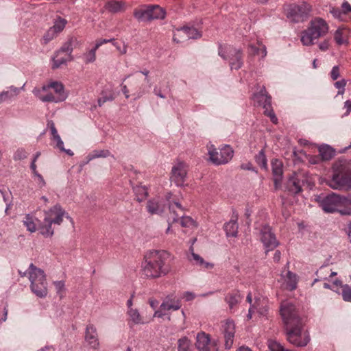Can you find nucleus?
I'll list each match as a JSON object with an SVG mask.
<instances>
[{
  "mask_svg": "<svg viewBox=\"0 0 351 351\" xmlns=\"http://www.w3.org/2000/svg\"><path fill=\"white\" fill-rule=\"evenodd\" d=\"M169 254L164 250H152L145 256L141 263V274L147 279H157L167 276L171 267L166 263Z\"/></svg>",
  "mask_w": 351,
  "mask_h": 351,
  "instance_id": "1",
  "label": "nucleus"
},
{
  "mask_svg": "<svg viewBox=\"0 0 351 351\" xmlns=\"http://www.w3.org/2000/svg\"><path fill=\"white\" fill-rule=\"evenodd\" d=\"M21 276H27L30 282L32 292L40 298H45L48 294L47 276L45 271L33 263L29 265L27 271Z\"/></svg>",
  "mask_w": 351,
  "mask_h": 351,
  "instance_id": "2",
  "label": "nucleus"
},
{
  "mask_svg": "<svg viewBox=\"0 0 351 351\" xmlns=\"http://www.w3.org/2000/svg\"><path fill=\"white\" fill-rule=\"evenodd\" d=\"M34 95L43 102H61L67 97L63 84L57 81L50 82L41 88H34Z\"/></svg>",
  "mask_w": 351,
  "mask_h": 351,
  "instance_id": "3",
  "label": "nucleus"
},
{
  "mask_svg": "<svg viewBox=\"0 0 351 351\" xmlns=\"http://www.w3.org/2000/svg\"><path fill=\"white\" fill-rule=\"evenodd\" d=\"M320 206L326 213L339 212L341 215H350L351 208L348 207V198L334 193L319 199Z\"/></svg>",
  "mask_w": 351,
  "mask_h": 351,
  "instance_id": "4",
  "label": "nucleus"
},
{
  "mask_svg": "<svg viewBox=\"0 0 351 351\" xmlns=\"http://www.w3.org/2000/svg\"><path fill=\"white\" fill-rule=\"evenodd\" d=\"M328 31V25L326 22L321 18H316L312 20L309 27L302 32L301 42L306 46L312 45L315 40L324 36Z\"/></svg>",
  "mask_w": 351,
  "mask_h": 351,
  "instance_id": "5",
  "label": "nucleus"
},
{
  "mask_svg": "<svg viewBox=\"0 0 351 351\" xmlns=\"http://www.w3.org/2000/svg\"><path fill=\"white\" fill-rule=\"evenodd\" d=\"M207 149L209 161L215 165L228 163L234 156V151L228 145L217 148L213 144H208Z\"/></svg>",
  "mask_w": 351,
  "mask_h": 351,
  "instance_id": "6",
  "label": "nucleus"
},
{
  "mask_svg": "<svg viewBox=\"0 0 351 351\" xmlns=\"http://www.w3.org/2000/svg\"><path fill=\"white\" fill-rule=\"evenodd\" d=\"M280 315L286 328L298 326L301 322L295 305L289 300H284L280 303Z\"/></svg>",
  "mask_w": 351,
  "mask_h": 351,
  "instance_id": "7",
  "label": "nucleus"
},
{
  "mask_svg": "<svg viewBox=\"0 0 351 351\" xmlns=\"http://www.w3.org/2000/svg\"><path fill=\"white\" fill-rule=\"evenodd\" d=\"M219 55L224 60L229 61L230 69L238 70L243 65V56L240 49L232 46L220 47Z\"/></svg>",
  "mask_w": 351,
  "mask_h": 351,
  "instance_id": "8",
  "label": "nucleus"
},
{
  "mask_svg": "<svg viewBox=\"0 0 351 351\" xmlns=\"http://www.w3.org/2000/svg\"><path fill=\"white\" fill-rule=\"evenodd\" d=\"M310 11L311 6L306 2H302L298 5H289L285 10L287 17L295 23L304 21Z\"/></svg>",
  "mask_w": 351,
  "mask_h": 351,
  "instance_id": "9",
  "label": "nucleus"
},
{
  "mask_svg": "<svg viewBox=\"0 0 351 351\" xmlns=\"http://www.w3.org/2000/svg\"><path fill=\"white\" fill-rule=\"evenodd\" d=\"M287 340L295 346H305L310 339L306 332L302 331V324L286 328Z\"/></svg>",
  "mask_w": 351,
  "mask_h": 351,
  "instance_id": "10",
  "label": "nucleus"
},
{
  "mask_svg": "<svg viewBox=\"0 0 351 351\" xmlns=\"http://www.w3.org/2000/svg\"><path fill=\"white\" fill-rule=\"evenodd\" d=\"M195 345L197 351H219L218 341L204 331L197 333Z\"/></svg>",
  "mask_w": 351,
  "mask_h": 351,
  "instance_id": "11",
  "label": "nucleus"
},
{
  "mask_svg": "<svg viewBox=\"0 0 351 351\" xmlns=\"http://www.w3.org/2000/svg\"><path fill=\"white\" fill-rule=\"evenodd\" d=\"M44 217L46 220L50 221L53 224L58 226L62 223L64 217L70 218L68 213L59 204L45 210Z\"/></svg>",
  "mask_w": 351,
  "mask_h": 351,
  "instance_id": "12",
  "label": "nucleus"
},
{
  "mask_svg": "<svg viewBox=\"0 0 351 351\" xmlns=\"http://www.w3.org/2000/svg\"><path fill=\"white\" fill-rule=\"evenodd\" d=\"M188 172V166L184 162L178 161L172 167L171 180L176 186H181L184 184Z\"/></svg>",
  "mask_w": 351,
  "mask_h": 351,
  "instance_id": "13",
  "label": "nucleus"
},
{
  "mask_svg": "<svg viewBox=\"0 0 351 351\" xmlns=\"http://www.w3.org/2000/svg\"><path fill=\"white\" fill-rule=\"evenodd\" d=\"M328 185L333 189L350 190L351 189V176L335 173L328 182Z\"/></svg>",
  "mask_w": 351,
  "mask_h": 351,
  "instance_id": "14",
  "label": "nucleus"
},
{
  "mask_svg": "<svg viewBox=\"0 0 351 351\" xmlns=\"http://www.w3.org/2000/svg\"><path fill=\"white\" fill-rule=\"evenodd\" d=\"M260 239L267 252L274 250L278 245L275 235L271 232V228L268 226H264L262 228L260 233Z\"/></svg>",
  "mask_w": 351,
  "mask_h": 351,
  "instance_id": "15",
  "label": "nucleus"
},
{
  "mask_svg": "<svg viewBox=\"0 0 351 351\" xmlns=\"http://www.w3.org/2000/svg\"><path fill=\"white\" fill-rule=\"evenodd\" d=\"M252 101L254 106L258 108L269 110L271 108V97L267 94L264 86L258 93L253 95Z\"/></svg>",
  "mask_w": 351,
  "mask_h": 351,
  "instance_id": "16",
  "label": "nucleus"
},
{
  "mask_svg": "<svg viewBox=\"0 0 351 351\" xmlns=\"http://www.w3.org/2000/svg\"><path fill=\"white\" fill-rule=\"evenodd\" d=\"M84 340L86 344L93 350H99L100 348V343L98 338L97 331L96 327L90 324L86 328Z\"/></svg>",
  "mask_w": 351,
  "mask_h": 351,
  "instance_id": "17",
  "label": "nucleus"
},
{
  "mask_svg": "<svg viewBox=\"0 0 351 351\" xmlns=\"http://www.w3.org/2000/svg\"><path fill=\"white\" fill-rule=\"evenodd\" d=\"M189 251L190 254L188 256V260L192 265L204 270H211L214 268V263L205 261L199 254L195 253L193 247L191 246Z\"/></svg>",
  "mask_w": 351,
  "mask_h": 351,
  "instance_id": "18",
  "label": "nucleus"
},
{
  "mask_svg": "<svg viewBox=\"0 0 351 351\" xmlns=\"http://www.w3.org/2000/svg\"><path fill=\"white\" fill-rule=\"evenodd\" d=\"M223 335L225 339V347L226 349H230L234 342V337L235 333V325L233 321L227 320L223 326Z\"/></svg>",
  "mask_w": 351,
  "mask_h": 351,
  "instance_id": "19",
  "label": "nucleus"
},
{
  "mask_svg": "<svg viewBox=\"0 0 351 351\" xmlns=\"http://www.w3.org/2000/svg\"><path fill=\"white\" fill-rule=\"evenodd\" d=\"M24 86L25 85L21 88L10 86L5 90L0 92V104L8 103L15 99L18 95L20 93L21 90L24 88Z\"/></svg>",
  "mask_w": 351,
  "mask_h": 351,
  "instance_id": "20",
  "label": "nucleus"
},
{
  "mask_svg": "<svg viewBox=\"0 0 351 351\" xmlns=\"http://www.w3.org/2000/svg\"><path fill=\"white\" fill-rule=\"evenodd\" d=\"M141 80L138 77H134L132 79L130 82L131 88L129 90L126 85L121 84L122 86V92L125 95L126 98L130 97L129 93L131 92L132 95L135 97H139L144 93V91L142 90L141 87L138 88V84H140Z\"/></svg>",
  "mask_w": 351,
  "mask_h": 351,
  "instance_id": "21",
  "label": "nucleus"
},
{
  "mask_svg": "<svg viewBox=\"0 0 351 351\" xmlns=\"http://www.w3.org/2000/svg\"><path fill=\"white\" fill-rule=\"evenodd\" d=\"M280 280H282L284 287L289 291H293L297 288L298 276L289 270L285 274H281Z\"/></svg>",
  "mask_w": 351,
  "mask_h": 351,
  "instance_id": "22",
  "label": "nucleus"
},
{
  "mask_svg": "<svg viewBox=\"0 0 351 351\" xmlns=\"http://www.w3.org/2000/svg\"><path fill=\"white\" fill-rule=\"evenodd\" d=\"M272 173L274 176V181L276 189H278L281 183L282 178V163L280 160L275 159L271 161Z\"/></svg>",
  "mask_w": 351,
  "mask_h": 351,
  "instance_id": "23",
  "label": "nucleus"
},
{
  "mask_svg": "<svg viewBox=\"0 0 351 351\" xmlns=\"http://www.w3.org/2000/svg\"><path fill=\"white\" fill-rule=\"evenodd\" d=\"M127 315L128 316V323L131 325H143L148 322H146L143 317L141 315L137 308H130L127 310Z\"/></svg>",
  "mask_w": 351,
  "mask_h": 351,
  "instance_id": "24",
  "label": "nucleus"
},
{
  "mask_svg": "<svg viewBox=\"0 0 351 351\" xmlns=\"http://www.w3.org/2000/svg\"><path fill=\"white\" fill-rule=\"evenodd\" d=\"M147 212L151 215H160L164 211V206L157 199H149L146 206Z\"/></svg>",
  "mask_w": 351,
  "mask_h": 351,
  "instance_id": "25",
  "label": "nucleus"
},
{
  "mask_svg": "<svg viewBox=\"0 0 351 351\" xmlns=\"http://www.w3.org/2000/svg\"><path fill=\"white\" fill-rule=\"evenodd\" d=\"M334 40L338 45L348 43V30L345 27L338 28L334 34Z\"/></svg>",
  "mask_w": 351,
  "mask_h": 351,
  "instance_id": "26",
  "label": "nucleus"
},
{
  "mask_svg": "<svg viewBox=\"0 0 351 351\" xmlns=\"http://www.w3.org/2000/svg\"><path fill=\"white\" fill-rule=\"evenodd\" d=\"M47 126L50 129L53 140L56 141V147L58 148L61 152L64 150V143L58 133L54 123L52 121H48Z\"/></svg>",
  "mask_w": 351,
  "mask_h": 351,
  "instance_id": "27",
  "label": "nucleus"
},
{
  "mask_svg": "<svg viewBox=\"0 0 351 351\" xmlns=\"http://www.w3.org/2000/svg\"><path fill=\"white\" fill-rule=\"evenodd\" d=\"M242 296L239 291H234L229 293L225 298L226 302L228 303L230 309H232L241 300Z\"/></svg>",
  "mask_w": 351,
  "mask_h": 351,
  "instance_id": "28",
  "label": "nucleus"
},
{
  "mask_svg": "<svg viewBox=\"0 0 351 351\" xmlns=\"http://www.w3.org/2000/svg\"><path fill=\"white\" fill-rule=\"evenodd\" d=\"M149 12V6L143 5L134 10V16L139 21H150Z\"/></svg>",
  "mask_w": 351,
  "mask_h": 351,
  "instance_id": "29",
  "label": "nucleus"
},
{
  "mask_svg": "<svg viewBox=\"0 0 351 351\" xmlns=\"http://www.w3.org/2000/svg\"><path fill=\"white\" fill-rule=\"evenodd\" d=\"M116 97L115 93L113 91L112 87L105 88L101 94V97L98 99V104L99 107L107 101H112Z\"/></svg>",
  "mask_w": 351,
  "mask_h": 351,
  "instance_id": "30",
  "label": "nucleus"
},
{
  "mask_svg": "<svg viewBox=\"0 0 351 351\" xmlns=\"http://www.w3.org/2000/svg\"><path fill=\"white\" fill-rule=\"evenodd\" d=\"M177 349L178 351H193L191 340L186 336L180 337L177 341Z\"/></svg>",
  "mask_w": 351,
  "mask_h": 351,
  "instance_id": "31",
  "label": "nucleus"
},
{
  "mask_svg": "<svg viewBox=\"0 0 351 351\" xmlns=\"http://www.w3.org/2000/svg\"><path fill=\"white\" fill-rule=\"evenodd\" d=\"M77 40L75 38H70L66 41L61 48L58 50L59 52L62 53H64L66 56L69 57V59L73 60V58L71 55L73 51V45L76 43Z\"/></svg>",
  "mask_w": 351,
  "mask_h": 351,
  "instance_id": "32",
  "label": "nucleus"
},
{
  "mask_svg": "<svg viewBox=\"0 0 351 351\" xmlns=\"http://www.w3.org/2000/svg\"><path fill=\"white\" fill-rule=\"evenodd\" d=\"M52 224H53V223H52L50 221L46 220V219L44 217L43 223L39 227L40 233L45 237H52L54 234V230L52 228Z\"/></svg>",
  "mask_w": 351,
  "mask_h": 351,
  "instance_id": "33",
  "label": "nucleus"
},
{
  "mask_svg": "<svg viewBox=\"0 0 351 351\" xmlns=\"http://www.w3.org/2000/svg\"><path fill=\"white\" fill-rule=\"evenodd\" d=\"M133 190L138 202L144 201L148 196V189L145 186L136 185L133 188Z\"/></svg>",
  "mask_w": 351,
  "mask_h": 351,
  "instance_id": "34",
  "label": "nucleus"
},
{
  "mask_svg": "<svg viewBox=\"0 0 351 351\" xmlns=\"http://www.w3.org/2000/svg\"><path fill=\"white\" fill-rule=\"evenodd\" d=\"M150 19H164L165 16V12L164 10L160 7L159 5H151L149 6Z\"/></svg>",
  "mask_w": 351,
  "mask_h": 351,
  "instance_id": "35",
  "label": "nucleus"
},
{
  "mask_svg": "<svg viewBox=\"0 0 351 351\" xmlns=\"http://www.w3.org/2000/svg\"><path fill=\"white\" fill-rule=\"evenodd\" d=\"M319 152L324 160H328L335 156V150L327 145L319 147Z\"/></svg>",
  "mask_w": 351,
  "mask_h": 351,
  "instance_id": "36",
  "label": "nucleus"
},
{
  "mask_svg": "<svg viewBox=\"0 0 351 351\" xmlns=\"http://www.w3.org/2000/svg\"><path fill=\"white\" fill-rule=\"evenodd\" d=\"M62 53L58 51L56 53L55 56L53 58V69H58L62 64H66L68 61H71L72 60L69 59V57L66 55L63 56H61Z\"/></svg>",
  "mask_w": 351,
  "mask_h": 351,
  "instance_id": "37",
  "label": "nucleus"
},
{
  "mask_svg": "<svg viewBox=\"0 0 351 351\" xmlns=\"http://www.w3.org/2000/svg\"><path fill=\"white\" fill-rule=\"evenodd\" d=\"M227 237H236L238 232V224L235 221L230 220L224 225Z\"/></svg>",
  "mask_w": 351,
  "mask_h": 351,
  "instance_id": "38",
  "label": "nucleus"
},
{
  "mask_svg": "<svg viewBox=\"0 0 351 351\" xmlns=\"http://www.w3.org/2000/svg\"><path fill=\"white\" fill-rule=\"evenodd\" d=\"M35 220L36 219L29 214L25 215L23 220V225L31 233L35 232L36 230V224L35 223Z\"/></svg>",
  "mask_w": 351,
  "mask_h": 351,
  "instance_id": "39",
  "label": "nucleus"
},
{
  "mask_svg": "<svg viewBox=\"0 0 351 351\" xmlns=\"http://www.w3.org/2000/svg\"><path fill=\"white\" fill-rule=\"evenodd\" d=\"M181 305L179 301L167 300L163 302L160 305L161 311H177L180 308Z\"/></svg>",
  "mask_w": 351,
  "mask_h": 351,
  "instance_id": "40",
  "label": "nucleus"
},
{
  "mask_svg": "<svg viewBox=\"0 0 351 351\" xmlns=\"http://www.w3.org/2000/svg\"><path fill=\"white\" fill-rule=\"evenodd\" d=\"M106 9L111 12H119L123 10V4L121 2L111 1L106 4Z\"/></svg>",
  "mask_w": 351,
  "mask_h": 351,
  "instance_id": "41",
  "label": "nucleus"
},
{
  "mask_svg": "<svg viewBox=\"0 0 351 351\" xmlns=\"http://www.w3.org/2000/svg\"><path fill=\"white\" fill-rule=\"evenodd\" d=\"M110 156V152L106 149H98L93 151L88 156V161L97 158H106Z\"/></svg>",
  "mask_w": 351,
  "mask_h": 351,
  "instance_id": "42",
  "label": "nucleus"
},
{
  "mask_svg": "<svg viewBox=\"0 0 351 351\" xmlns=\"http://www.w3.org/2000/svg\"><path fill=\"white\" fill-rule=\"evenodd\" d=\"M97 49L94 47L93 49L84 53L82 56L84 62L89 64L94 62L96 60V51Z\"/></svg>",
  "mask_w": 351,
  "mask_h": 351,
  "instance_id": "43",
  "label": "nucleus"
},
{
  "mask_svg": "<svg viewBox=\"0 0 351 351\" xmlns=\"http://www.w3.org/2000/svg\"><path fill=\"white\" fill-rule=\"evenodd\" d=\"M67 23V21L63 18L58 17L55 21L54 24L52 26L53 29L56 30V32L59 34L60 33L65 27V25Z\"/></svg>",
  "mask_w": 351,
  "mask_h": 351,
  "instance_id": "44",
  "label": "nucleus"
},
{
  "mask_svg": "<svg viewBox=\"0 0 351 351\" xmlns=\"http://www.w3.org/2000/svg\"><path fill=\"white\" fill-rule=\"evenodd\" d=\"M180 224L182 227L191 228H196L197 226L195 221L189 216L182 217L180 219Z\"/></svg>",
  "mask_w": 351,
  "mask_h": 351,
  "instance_id": "45",
  "label": "nucleus"
},
{
  "mask_svg": "<svg viewBox=\"0 0 351 351\" xmlns=\"http://www.w3.org/2000/svg\"><path fill=\"white\" fill-rule=\"evenodd\" d=\"M185 35L187 39H197L201 37V34L194 27H185Z\"/></svg>",
  "mask_w": 351,
  "mask_h": 351,
  "instance_id": "46",
  "label": "nucleus"
},
{
  "mask_svg": "<svg viewBox=\"0 0 351 351\" xmlns=\"http://www.w3.org/2000/svg\"><path fill=\"white\" fill-rule=\"evenodd\" d=\"M185 27L180 29H177L173 34V40L176 43H181L185 40H187L185 35Z\"/></svg>",
  "mask_w": 351,
  "mask_h": 351,
  "instance_id": "47",
  "label": "nucleus"
},
{
  "mask_svg": "<svg viewBox=\"0 0 351 351\" xmlns=\"http://www.w3.org/2000/svg\"><path fill=\"white\" fill-rule=\"evenodd\" d=\"M185 27L180 29H177L173 34V40L176 43H181L185 40H187L185 35Z\"/></svg>",
  "mask_w": 351,
  "mask_h": 351,
  "instance_id": "48",
  "label": "nucleus"
},
{
  "mask_svg": "<svg viewBox=\"0 0 351 351\" xmlns=\"http://www.w3.org/2000/svg\"><path fill=\"white\" fill-rule=\"evenodd\" d=\"M267 345L271 351H285V350L279 342L274 339L268 340Z\"/></svg>",
  "mask_w": 351,
  "mask_h": 351,
  "instance_id": "49",
  "label": "nucleus"
},
{
  "mask_svg": "<svg viewBox=\"0 0 351 351\" xmlns=\"http://www.w3.org/2000/svg\"><path fill=\"white\" fill-rule=\"evenodd\" d=\"M289 189L293 193H299L301 191V186L300 183L295 179L291 178L288 182Z\"/></svg>",
  "mask_w": 351,
  "mask_h": 351,
  "instance_id": "50",
  "label": "nucleus"
},
{
  "mask_svg": "<svg viewBox=\"0 0 351 351\" xmlns=\"http://www.w3.org/2000/svg\"><path fill=\"white\" fill-rule=\"evenodd\" d=\"M256 161L263 169H267V159L263 150L256 156Z\"/></svg>",
  "mask_w": 351,
  "mask_h": 351,
  "instance_id": "51",
  "label": "nucleus"
},
{
  "mask_svg": "<svg viewBox=\"0 0 351 351\" xmlns=\"http://www.w3.org/2000/svg\"><path fill=\"white\" fill-rule=\"evenodd\" d=\"M342 298L343 300L351 302V287L348 285L342 287Z\"/></svg>",
  "mask_w": 351,
  "mask_h": 351,
  "instance_id": "52",
  "label": "nucleus"
},
{
  "mask_svg": "<svg viewBox=\"0 0 351 351\" xmlns=\"http://www.w3.org/2000/svg\"><path fill=\"white\" fill-rule=\"evenodd\" d=\"M346 84L347 81L345 79H341L334 84L335 87L338 89L339 95H343L344 93Z\"/></svg>",
  "mask_w": 351,
  "mask_h": 351,
  "instance_id": "53",
  "label": "nucleus"
},
{
  "mask_svg": "<svg viewBox=\"0 0 351 351\" xmlns=\"http://www.w3.org/2000/svg\"><path fill=\"white\" fill-rule=\"evenodd\" d=\"M58 34L56 32V30L53 29L52 27H50L43 37L45 42L46 43L49 42L50 40L56 38L58 36Z\"/></svg>",
  "mask_w": 351,
  "mask_h": 351,
  "instance_id": "54",
  "label": "nucleus"
},
{
  "mask_svg": "<svg viewBox=\"0 0 351 351\" xmlns=\"http://www.w3.org/2000/svg\"><path fill=\"white\" fill-rule=\"evenodd\" d=\"M53 285L58 295H62L65 290V283L63 280L53 282Z\"/></svg>",
  "mask_w": 351,
  "mask_h": 351,
  "instance_id": "55",
  "label": "nucleus"
},
{
  "mask_svg": "<svg viewBox=\"0 0 351 351\" xmlns=\"http://www.w3.org/2000/svg\"><path fill=\"white\" fill-rule=\"evenodd\" d=\"M154 93L157 95L158 97L165 99L167 97L168 91L167 89H162L160 86H156L154 88Z\"/></svg>",
  "mask_w": 351,
  "mask_h": 351,
  "instance_id": "56",
  "label": "nucleus"
},
{
  "mask_svg": "<svg viewBox=\"0 0 351 351\" xmlns=\"http://www.w3.org/2000/svg\"><path fill=\"white\" fill-rule=\"evenodd\" d=\"M330 77L332 80H336L340 76V68L339 66H334L330 73Z\"/></svg>",
  "mask_w": 351,
  "mask_h": 351,
  "instance_id": "57",
  "label": "nucleus"
},
{
  "mask_svg": "<svg viewBox=\"0 0 351 351\" xmlns=\"http://www.w3.org/2000/svg\"><path fill=\"white\" fill-rule=\"evenodd\" d=\"M27 157V152L23 149H19L14 154V160H22Z\"/></svg>",
  "mask_w": 351,
  "mask_h": 351,
  "instance_id": "58",
  "label": "nucleus"
},
{
  "mask_svg": "<svg viewBox=\"0 0 351 351\" xmlns=\"http://www.w3.org/2000/svg\"><path fill=\"white\" fill-rule=\"evenodd\" d=\"M34 177L35 178V180L36 181V182L38 183V185L40 186V187H43L45 186L46 184V182L43 178V177L39 173H37L36 174H34Z\"/></svg>",
  "mask_w": 351,
  "mask_h": 351,
  "instance_id": "59",
  "label": "nucleus"
},
{
  "mask_svg": "<svg viewBox=\"0 0 351 351\" xmlns=\"http://www.w3.org/2000/svg\"><path fill=\"white\" fill-rule=\"evenodd\" d=\"M330 13L337 19H339L340 20L343 19V13L342 11H341L339 8H332L330 10Z\"/></svg>",
  "mask_w": 351,
  "mask_h": 351,
  "instance_id": "60",
  "label": "nucleus"
},
{
  "mask_svg": "<svg viewBox=\"0 0 351 351\" xmlns=\"http://www.w3.org/2000/svg\"><path fill=\"white\" fill-rule=\"evenodd\" d=\"M256 304H257V305H258V301H256L255 302ZM254 309L257 310L259 313H262L263 312V311L262 309H261V308H258V306H255V305H252L250 309H249V311H248V314L247 315V318L249 319H250L252 317V313L254 312Z\"/></svg>",
  "mask_w": 351,
  "mask_h": 351,
  "instance_id": "61",
  "label": "nucleus"
},
{
  "mask_svg": "<svg viewBox=\"0 0 351 351\" xmlns=\"http://www.w3.org/2000/svg\"><path fill=\"white\" fill-rule=\"evenodd\" d=\"M265 114L269 117L271 121L274 123H277L278 122V119H277V117L274 112V111H265Z\"/></svg>",
  "mask_w": 351,
  "mask_h": 351,
  "instance_id": "62",
  "label": "nucleus"
},
{
  "mask_svg": "<svg viewBox=\"0 0 351 351\" xmlns=\"http://www.w3.org/2000/svg\"><path fill=\"white\" fill-rule=\"evenodd\" d=\"M114 43V39H101L99 40L96 42L95 47V49H98L99 47H101L102 45L108 43Z\"/></svg>",
  "mask_w": 351,
  "mask_h": 351,
  "instance_id": "63",
  "label": "nucleus"
},
{
  "mask_svg": "<svg viewBox=\"0 0 351 351\" xmlns=\"http://www.w3.org/2000/svg\"><path fill=\"white\" fill-rule=\"evenodd\" d=\"M341 9L343 14L351 12V5L348 1H344L341 5Z\"/></svg>",
  "mask_w": 351,
  "mask_h": 351,
  "instance_id": "64",
  "label": "nucleus"
}]
</instances>
